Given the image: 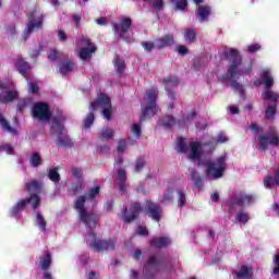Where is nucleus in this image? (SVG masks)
<instances>
[{"mask_svg": "<svg viewBox=\"0 0 279 279\" xmlns=\"http://www.w3.org/2000/svg\"><path fill=\"white\" fill-rule=\"evenodd\" d=\"M223 58L231 64L229 65V69L227 71L228 74H225L222 76L223 82H230V86L232 90H235V93H239L240 97H245V88H243V85L239 82H236L238 78L241 77V75H245V73H252V62H250L247 68L239 69L241 64H243V57H241V53L239 50L234 48H230L229 50L223 51Z\"/></svg>", "mask_w": 279, "mask_h": 279, "instance_id": "obj_1", "label": "nucleus"}, {"mask_svg": "<svg viewBox=\"0 0 279 279\" xmlns=\"http://www.w3.org/2000/svg\"><path fill=\"white\" fill-rule=\"evenodd\" d=\"M75 210H78V217L87 228L93 230V228H97L101 216L97 213H88L86 210V196H78L74 203Z\"/></svg>", "mask_w": 279, "mask_h": 279, "instance_id": "obj_2", "label": "nucleus"}, {"mask_svg": "<svg viewBox=\"0 0 279 279\" xmlns=\"http://www.w3.org/2000/svg\"><path fill=\"white\" fill-rule=\"evenodd\" d=\"M228 157L222 155L216 159V162L207 160L203 162L206 169V178L209 180H219L223 178V173H226V169L228 167L227 163Z\"/></svg>", "mask_w": 279, "mask_h": 279, "instance_id": "obj_3", "label": "nucleus"}, {"mask_svg": "<svg viewBox=\"0 0 279 279\" xmlns=\"http://www.w3.org/2000/svg\"><path fill=\"white\" fill-rule=\"evenodd\" d=\"M146 101L147 106L143 109V116L141 117V121H145L149 119V117H155L158 113V89L153 88L146 90Z\"/></svg>", "mask_w": 279, "mask_h": 279, "instance_id": "obj_4", "label": "nucleus"}, {"mask_svg": "<svg viewBox=\"0 0 279 279\" xmlns=\"http://www.w3.org/2000/svg\"><path fill=\"white\" fill-rule=\"evenodd\" d=\"M252 206V204H256V195L255 194H247L245 191H240L238 194H235L232 199L228 204L229 213L234 211L235 206H240V208H243V206Z\"/></svg>", "mask_w": 279, "mask_h": 279, "instance_id": "obj_5", "label": "nucleus"}, {"mask_svg": "<svg viewBox=\"0 0 279 279\" xmlns=\"http://www.w3.org/2000/svg\"><path fill=\"white\" fill-rule=\"evenodd\" d=\"M37 9L32 10L26 14L28 22L26 23V29L24 32V38H29L32 34H34L35 29H43L45 23V14H39L37 20L36 19Z\"/></svg>", "mask_w": 279, "mask_h": 279, "instance_id": "obj_6", "label": "nucleus"}, {"mask_svg": "<svg viewBox=\"0 0 279 279\" xmlns=\"http://www.w3.org/2000/svg\"><path fill=\"white\" fill-rule=\"evenodd\" d=\"M33 119L38 123H51V109L47 102H35L32 108Z\"/></svg>", "mask_w": 279, "mask_h": 279, "instance_id": "obj_7", "label": "nucleus"}, {"mask_svg": "<svg viewBox=\"0 0 279 279\" xmlns=\"http://www.w3.org/2000/svg\"><path fill=\"white\" fill-rule=\"evenodd\" d=\"M257 147L262 151H267L269 145L271 147H279V133L276 129H270L267 135L257 136Z\"/></svg>", "mask_w": 279, "mask_h": 279, "instance_id": "obj_8", "label": "nucleus"}, {"mask_svg": "<svg viewBox=\"0 0 279 279\" xmlns=\"http://www.w3.org/2000/svg\"><path fill=\"white\" fill-rule=\"evenodd\" d=\"M40 196L36 193L29 195V197L21 199L17 202L10 210L11 217H16L27 206V204H32L33 210H36L40 207Z\"/></svg>", "mask_w": 279, "mask_h": 279, "instance_id": "obj_9", "label": "nucleus"}, {"mask_svg": "<svg viewBox=\"0 0 279 279\" xmlns=\"http://www.w3.org/2000/svg\"><path fill=\"white\" fill-rule=\"evenodd\" d=\"M141 213H143V206L141 203L134 202L131 204L129 210L128 207H124L121 219L123 223L130 225L132 221H136V219H138Z\"/></svg>", "mask_w": 279, "mask_h": 279, "instance_id": "obj_10", "label": "nucleus"}, {"mask_svg": "<svg viewBox=\"0 0 279 279\" xmlns=\"http://www.w3.org/2000/svg\"><path fill=\"white\" fill-rule=\"evenodd\" d=\"M89 236L92 239V242L89 243V247L94 252H106V250H114V245H117V241L114 240L97 239V234H95V232H89Z\"/></svg>", "mask_w": 279, "mask_h": 279, "instance_id": "obj_11", "label": "nucleus"}, {"mask_svg": "<svg viewBox=\"0 0 279 279\" xmlns=\"http://www.w3.org/2000/svg\"><path fill=\"white\" fill-rule=\"evenodd\" d=\"M132 29V19L131 17H122L117 23H112V31L117 34L118 38L125 40V43H130L125 34Z\"/></svg>", "mask_w": 279, "mask_h": 279, "instance_id": "obj_12", "label": "nucleus"}, {"mask_svg": "<svg viewBox=\"0 0 279 279\" xmlns=\"http://www.w3.org/2000/svg\"><path fill=\"white\" fill-rule=\"evenodd\" d=\"M145 213L149 219L157 221L160 223V219H162V207L159 204H156L151 201L146 202Z\"/></svg>", "mask_w": 279, "mask_h": 279, "instance_id": "obj_13", "label": "nucleus"}, {"mask_svg": "<svg viewBox=\"0 0 279 279\" xmlns=\"http://www.w3.org/2000/svg\"><path fill=\"white\" fill-rule=\"evenodd\" d=\"M81 41L84 47L81 48L78 58L84 61L90 60V58H93V53L97 51V46L93 45L90 39L86 37H83Z\"/></svg>", "mask_w": 279, "mask_h": 279, "instance_id": "obj_14", "label": "nucleus"}, {"mask_svg": "<svg viewBox=\"0 0 279 279\" xmlns=\"http://www.w3.org/2000/svg\"><path fill=\"white\" fill-rule=\"evenodd\" d=\"M51 128L54 132H64L66 129L64 128V123H66V118L62 111L58 110L56 116H51Z\"/></svg>", "mask_w": 279, "mask_h": 279, "instance_id": "obj_15", "label": "nucleus"}, {"mask_svg": "<svg viewBox=\"0 0 279 279\" xmlns=\"http://www.w3.org/2000/svg\"><path fill=\"white\" fill-rule=\"evenodd\" d=\"M160 260L156 256H149L146 265L143 268L144 277L146 279H154L156 278V274H158L160 270L155 269V271L151 269L155 265H159Z\"/></svg>", "mask_w": 279, "mask_h": 279, "instance_id": "obj_16", "label": "nucleus"}, {"mask_svg": "<svg viewBox=\"0 0 279 279\" xmlns=\"http://www.w3.org/2000/svg\"><path fill=\"white\" fill-rule=\"evenodd\" d=\"M15 69H17L19 73L22 74L27 82H29V72L32 71L29 62L25 61L23 58H17Z\"/></svg>", "mask_w": 279, "mask_h": 279, "instance_id": "obj_17", "label": "nucleus"}, {"mask_svg": "<svg viewBox=\"0 0 279 279\" xmlns=\"http://www.w3.org/2000/svg\"><path fill=\"white\" fill-rule=\"evenodd\" d=\"M156 49H163V47H171L175 45V37L172 34H167L160 38L155 39Z\"/></svg>", "mask_w": 279, "mask_h": 279, "instance_id": "obj_18", "label": "nucleus"}, {"mask_svg": "<svg viewBox=\"0 0 279 279\" xmlns=\"http://www.w3.org/2000/svg\"><path fill=\"white\" fill-rule=\"evenodd\" d=\"M150 247L155 250H162V247H169L171 245V239L167 236L153 238L149 241Z\"/></svg>", "mask_w": 279, "mask_h": 279, "instance_id": "obj_19", "label": "nucleus"}, {"mask_svg": "<svg viewBox=\"0 0 279 279\" xmlns=\"http://www.w3.org/2000/svg\"><path fill=\"white\" fill-rule=\"evenodd\" d=\"M58 134L57 145L59 147H73V140L69 137V131H60Z\"/></svg>", "mask_w": 279, "mask_h": 279, "instance_id": "obj_20", "label": "nucleus"}, {"mask_svg": "<svg viewBox=\"0 0 279 279\" xmlns=\"http://www.w3.org/2000/svg\"><path fill=\"white\" fill-rule=\"evenodd\" d=\"M106 104H110V97L106 94H100L95 101L90 102L89 110L95 112L97 108H104Z\"/></svg>", "mask_w": 279, "mask_h": 279, "instance_id": "obj_21", "label": "nucleus"}, {"mask_svg": "<svg viewBox=\"0 0 279 279\" xmlns=\"http://www.w3.org/2000/svg\"><path fill=\"white\" fill-rule=\"evenodd\" d=\"M190 155L191 160H199L202 158V144L199 142H190Z\"/></svg>", "mask_w": 279, "mask_h": 279, "instance_id": "obj_22", "label": "nucleus"}, {"mask_svg": "<svg viewBox=\"0 0 279 279\" xmlns=\"http://www.w3.org/2000/svg\"><path fill=\"white\" fill-rule=\"evenodd\" d=\"M264 186L266 189H275L276 186H279V168L275 170L274 177L267 175L264 179Z\"/></svg>", "mask_w": 279, "mask_h": 279, "instance_id": "obj_23", "label": "nucleus"}, {"mask_svg": "<svg viewBox=\"0 0 279 279\" xmlns=\"http://www.w3.org/2000/svg\"><path fill=\"white\" fill-rule=\"evenodd\" d=\"M51 263H53V258L49 251H44V255L40 257L39 265L43 271H49L51 268Z\"/></svg>", "mask_w": 279, "mask_h": 279, "instance_id": "obj_24", "label": "nucleus"}, {"mask_svg": "<svg viewBox=\"0 0 279 279\" xmlns=\"http://www.w3.org/2000/svg\"><path fill=\"white\" fill-rule=\"evenodd\" d=\"M75 66H77V63L71 60H64L58 65L59 73H61L62 75H66V73H72Z\"/></svg>", "mask_w": 279, "mask_h": 279, "instance_id": "obj_25", "label": "nucleus"}, {"mask_svg": "<svg viewBox=\"0 0 279 279\" xmlns=\"http://www.w3.org/2000/svg\"><path fill=\"white\" fill-rule=\"evenodd\" d=\"M259 77L264 82V88L269 90L274 86V76L271 75V71L263 70L259 74Z\"/></svg>", "mask_w": 279, "mask_h": 279, "instance_id": "obj_26", "label": "nucleus"}, {"mask_svg": "<svg viewBox=\"0 0 279 279\" xmlns=\"http://www.w3.org/2000/svg\"><path fill=\"white\" fill-rule=\"evenodd\" d=\"M175 124L178 125V120L173 116L167 114L161 117L159 120V125H161V128H166V130H171Z\"/></svg>", "mask_w": 279, "mask_h": 279, "instance_id": "obj_27", "label": "nucleus"}, {"mask_svg": "<svg viewBox=\"0 0 279 279\" xmlns=\"http://www.w3.org/2000/svg\"><path fill=\"white\" fill-rule=\"evenodd\" d=\"M210 5L208 4H201L197 7V16H199L201 23H204V21H208V17L210 16Z\"/></svg>", "mask_w": 279, "mask_h": 279, "instance_id": "obj_28", "label": "nucleus"}, {"mask_svg": "<svg viewBox=\"0 0 279 279\" xmlns=\"http://www.w3.org/2000/svg\"><path fill=\"white\" fill-rule=\"evenodd\" d=\"M197 117V111L195 109H192L186 117H182L181 119L178 120V126L179 128H184L186 123H191L193 119Z\"/></svg>", "mask_w": 279, "mask_h": 279, "instance_id": "obj_29", "label": "nucleus"}, {"mask_svg": "<svg viewBox=\"0 0 279 279\" xmlns=\"http://www.w3.org/2000/svg\"><path fill=\"white\" fill-rule=\"evenodd\" d=\"M254 276V271L252 268L247 266H242L240 270L236 272V278L239 279H252Z\"/></svg>", "mask_w": 279, "mask_h": 279, "instance_id": "obj_30", "label": "nucleus"}, {"mask_svg": "<svg viewBox=\"0 0 279 279\" xmlns=\"http://www.w3.org/2000/svg\"><path fill=\"white\" fill-rule=\"evenodd\" d=\"M102 117L106 121L112 120V100L109 98V102H105L101 109Z\"/></svg>", "mask_w": 279, "mask_h": 279, "instance_id": "obj_31", "label": "nucleus"}, {"mask_svg": "<svg viewBox=\"0 0 279 279\" xmlns=\"http://www.w3.org/2000/svg\"><path fill=\"white\" fill-rule=\"evenodd\" d=\"M101 193V187L99 185H96L94 187H90L86 195H81V197H85V202L86 199H89L90 202H93V199H95L96 197H98V195Z\"/></svg>", "mask_w": 279, "mask_h": 279, "instance_id": "obj_32", "label": "nucleus"}, {"mask_svg": "<svg viewBox=\"0 0 279 279\" xmlns=\"http://www.w3.org/2000/svg\"><path fill=\"white\" fill-rule=\"evenodd\" d=\"M170 2L178 12H186L189 8V0H170Z\"/></svg>", "mask_w": 279, "mask_h": 279, "instance_id": "obj_33", "label": "nucleus"}, {"mask_svg": "<svg viewBox=\"0 0 279 279\" xmlns=\"http://www.w3.org/2000/svg\"><path fill=\"white\" fill-rule=\"evenodd\" d=\"M183 38L185 43H189V45H193L195 43V38H197V32H195V28H186Z\"/></svg>", "mask_w": 279, "mask_h": 279, "instance_id": "obj_34", "label": "nucleus"}, {"mask_svg": "<svg viewBox=\"0 0 279 279\" xmlns=\"http://www.w3.org/2000/svg\"><path fill=\"white\" fill-rule=\"evenodd\" d=\"M26 191H34L35 193H40L43 191V182L33 180L25 184Z\"/></svg>", "mask_w": 279, "mask_h": 279, "instance_id": "obj_35", "label": "nucleus"}, {"mask_svg": "<svg viewBox=\"0 0 279 279\" xmlns=\"http://www.w3.org/2000/svg\"><path fill=\"white\" fill-rule=\"evenodd\" d=\"M16 99H19V92L8 90L5 92V95L2 97L1 104H10Z\"/></svg>", "mask_w": 279, "mask_h": 279, "instance_id": "obj_36", "label": "nucleus"}, {"mask_svg": "<svg viewBox=\"0 0 279 279\" xmlns=\"http://www.w3.org/2000/svg\"><path fill=\"white\" fill-rule=\"evenodd\" d=\"M171 202H173V189L167 185V189L163 192V196L160 199V204H171Z\"/></svg>", "mask_w": 279, "mask_h": 279, "instance_id": "obj_37", "label": "nucleus"}, {"mask_svg": "<svg viewBox=\"0 0 279 279\" xmlns=\"http://www.w3.org/2000/svg\"><path fill=\"white\" fill-rule=\"evenodd\" d=\"M191 178H192V181L194 182L195 186H197V189L204 187V180H202V175H199L197 173V170H195V169L191 170Z\"/></svg>", "mask_w": 279, "mask_h": 279, "instance_id": "obj_38", "label": "nucleus"}, {"mask_svg": "<svg viewBox=\"0 0 279 279\" xmlns=\"http://www.w3.org/2000/svg\"><path fill=\"white\" fill-rule=\"evenodd\" d=\"M262 97L263 99H267L268 101L276 104L279 99V94L274 90H266L262 93Z\"/></svg>", "mask_w": 279, "mask_h": 279, "instance_id": "obj_39", "label": "nucleus"}, {"mask_svg": "<svg viewBox=\"0 0 279 279\" xmlns=\"http://www.w3.org/2000/svg\"><path fill=\"white\" fill-rule=\"evenodd\" d=\"M278 110V107L276 105H268L265 110V119L267 121H274L276 117V111Z\"/></svg>", "mask_w": 279, "mask_h": 279, "instance_id": "obj_40", "label": "nucleus"}, {"mask_svg": "<svg viewBox=\"0 0 279 279\" xmlns=\"http://www.w3.org/2000/svg\"><path fill=\"white\" fill-rule=\"evenodd\" d=\"M114 69L118 75L121 77L125 73V61L121 60L119 57L114 58Z\"/></svg>", "mask_w": 279, "mask_h": 279, "instance_id": "obj_41", "label": "nucleus"}, {"mask_svg": "<svg viewBox=\"0 0 279 279\" xmlns=\"http://www.w3.org/2000/svg\"><path fill=\"white\" fill-rule=\"evenodd\" d=\"M29 165H32L34 168L43 166V157L40 156V153L35 151L32 154Z\"/></svg>", "mask_w": 279, "mask_h": 279, "instance_id": "obj_42", "label": "nucleus"}, {"mask_svg": "<svg viewBox=\"0 0 279 279\" xmlns=\"http://www.w3.org/2000/svg\"><path fill=\"white\" fill-rule=\"evenodd\" d=\"M99 138L100 141H112L114 138V130L102 129Z\"/></svg>", "mask_w": 279, "mask_h": 279, "instance_id": "obj_43", "label": "nucleus"}, {"mask_svg": "<svg viewBox=\"0 0 279 279\" xmlns=\"http://www.w3.org/2000/svg\"><path fill=\"white\" fill-rule=\"evenodd\" d=\"M161 84H165L166 86H172V88H178V77L168 75L165 78H162Z\"/></svg>", "mask_w": 279, "mask_h": 279, "instance_id": "obj_44", "label": "nucleus"}, {"mask_svg": "<svg viewBox=\"0 0 279 279\" xmlns=\"http://www.w3.org/2000/svg\"><path fill=\"white\" fill-rule=\"evenodd\" d=\"M235 220H238L239 223H243V226H245V223L250 221V214L243 211V209H240L235 216Z\"/></svg>", "mask_w": 279, "mask_h": 279, "instance_id": "obj_45", "label": "nucleus"}, {"mask_svg": "<svg viewBox=\"0 0 279 279\" xmlns=\"http://www.w3.org/2000/svg\"><path fill=\"white\" fill-rule=\"evenodd\" d=\"M177 204L179 208H184L186 206V194L182 190H177Z\"/></svg>", "mask_w": 279, "mask_h": 279, "instance_id": "obj_46", "label": "nucleus"}, {"mask_svg": "<svg viewBox=\"0 0 279 279\" xmlns=\"http://www.w3.org/2000/svg\"><path fill=\"white\" fill-rule=\"evenodd\" d=\"M48 178L49 180H51V182L58 184V182H60L61 180L60 172H58V168H51L48 172Z\"/></svg>", "mask_w": 279, "mask_h": 279, "instance_id": "obj_47", "label": "nucleus"}, {"mask_svg": "<svg viewBox=\"0 0 279 279\" xmlns=\"http://www.w3.org/2000/svg\"><path fill=\"white\" fill-rule=\"evenodd\" d=\"M145 165H146L145 157H138L135 160V166H134L135 173H141V171H143V169H145Z\"/></svg>", "mask_w": 279, "mask_h": 279, "instance_id": "obj_48", "label": "nucleus"}, {"mask_svg": "<svg viewBox=\"0 0 279 279\" xmlns=\"http://www.w3.org/2000/svg\"><path fill=\"white\" fill-rule=\"evenodd\" d=\"M36 221L39 230L45 232L47 230V220H45V217L39 211L36 213Z\"/></svg>", "mask_w": 279, "mask_h": 279, "instance_id": "obj_49", "label": "nucleus"}, {"mask_svg": "<svg viewBox=\"0 0 279 279\" xmlns=\"http://www.w3.org/2000/svg\"><path fill=\"white\" fill-rule=\"evenodd\" d=\"M83 189H84V180H78L75 185L73 184L71 185L70 193L72 195H77V193H80V191H82Z\"/></svg>", "mask_w": 279, "mask_h": 279, "instance_id": "obj_50", "label": "nucleus"}, {"mask_svg": "<svg viewBox=\"0 0 279 279\" xmlns=\"http://www.w3.org/2000/svg\"><path fill=\"white\" fill-rule=\"evenodd\" d=\"M70 172L73 175V178H75L77 181L84 180V178H83L84 172L82 171V168L72 167L70 169Z\"/></svg>", "mask_w": 279, "mask_h": 279, "instance_id": "obj_51", "label": "nucleus"}, {"mask_svg": "<svg viewBox=\"0 0 279 279\" xmlns=\"http://www.w3.org/2000/svg\"><path fill=\"white\" fill-rule=\"evenodd\" d=\"M93 123H95V113L89 112L87 113L86 118L84 119V126L86 129L93 128Z\"/></svg>", "mask_w": 279, "mask_h": 279, "instance_id": "obj_52", "label": "nucleus"}, {"mask_svg": "<svg viewBox=\"0 0 279 279\" xmlns=\"http://www.w3.org/2000/svg\"><path fill=\"white\" fill-rule=\"evenodd\" d=\"M178 149L180 154H186L189 151V146L183 137L178 140Z\"/></svg>", "mask_w": 279, "mask_h": 279, "instance_id": "obj_53", "label": "nucleus"}, {"mask_svg": "<svg viewBox=\"0 0 279 279\" xmlns=\"http://www.w3.org/2000/svg\"><path fill=\"white\" fill-rule=\"evenodd\" d=\"M153 10L155 12H162V10H165V0H154Z\"/></svg>", "mask_w": 279, "mask_h": 279, "instance_id": "obj_54", "label": "nucleus"}, {"mask_svg": "<svg viewBox=\"0 0 279 279\" xmlns=\"http://www.w3.org/2000/svg\"><path fill=\"white\" fill-rule=\"evenodd\" d=\"M40 51H43V45L34 46L31 50L32 60H36L40 56Z\"/></svg>", "mask_w": 279, "mask_h": 279, "instance_id": "obj_55", "label": "nucleus"}, {"mask_svg": "<svg viewBox=\"0 0 279 279\" xmlns=\"http://www.w3.org/2000/svg\"><path fill=\"white\" fill-rule=\"evenodd\" d=\"M118 154H124L125 149H128V142L125 140L118 141Z\"/></svg>", "mask_w": 279, "mask_h": 279, "instance_id": "obj_56", "label": "nucleus"}, {"mask_svg": "<svg viewBox=\"0 0 279 279\" xmlns=\"http://www.w3.org/2000/svg\"><path fill=\"white\" fill-rule=\"evenodd\" d=\"M2 151H5L8 156H14V147L11 144H2L1 145Z\"/></svg>", "mask_w": 279, "mask_h": 279, "instance_id": "obj_57", "label": "nucleus"}, {"mask_svg": "<svg viewBox=\"0 0 279 279\" xmlns=\"http://www.w3.org/2000/svg\"><path fill=\"white\" fill-rule=\"evenodd\" d=\"M118 173V182H128V172L124 169H119Z\"/></svg>", "mask_w": 279, "mask_h": 279, "instance_id": "obj_58", "label": "nucleus"}, {"mask_svg": "<svg viewBox=\"0 0 279 279\" xmlns=\"http://www.w3.org/2000/svg\"><path fill=\"white\" fill-rule=\"evenodd\" d=\"M141 46H142L143 49H145L146 51H154V49H156V39H155V43L143 41V43L141 44Z\"/></svg>", "mask_w": 279, "mask_h": 279, "instance_id": "obj_59", "label": "nucleus"}, {"mask_svg": "<svg viewBox=\"0 0 279 279\" xmlns=\"http://www.w3.org/2000/svg\"><path fill=\"white\" fill-rule=\"evenodd\" d=\"M175 51L177 53H179V56H186L189 54V48L184 45H178L175 47Z\"/></svg>", "mask_w": 279, "mask_h": 279, "instance_id": "obj_60", "label": "nucleus"}, {"mask_svg": "<svg viewBox=\"0 0 279 279\" xmlns=\"http://www.w3.org/2000/svg\"><path fill=\"white\" fill-rule=\"evenodd\" d=\"M247 130L255 132V134H260L263 132V128L254 122H252L251 125L247 126Z\"/></svg>", "mask_w": 279, "mask_h": 279, "instance_id": "obj_61", "label": "nucleus"}, {"mask_svg": "<svg viewBox=\"0 0 279 279\" xmlns=\"http://www.w3.org/2000/svg\"><path fill=\"white\" fill-rule=\"evenodd\" d=\"M131 132L135 135V138H141V124H133Z\"/></svg>", "mask_w": 279, "mask_h": 279, "instance_id": "obj_62", "label": "nucleus"}, {"mask_svg": "<svg viewBox=\"0 0 279 279\" xmlns=\"http://www.w3.org/2000/svg\"><path fill=\"white\" fill-rule=\"evenodd\" d=\"M262 46L260 44H253L247 47L248 53H256L257 51H260Z\"/></svg>", "mask_w": 279, "mask_h": 279, "instance_id": "obj_63", "label": "nucleus"}, {"mask_svg": "<svg viewBox=\"0 0 279 279\" xmlns=\"http://www.w3.org/2000/svg\"><path fill=\"white\" fill-rule=\"evenodd\" d=\"M228 141V136L225 133H219L216 140V145H221Z\"/></svg>", "mask_w": 279, "mask_h": 279, "instance_id": "obj_64", "label": "nucleus"}]
</instances>
